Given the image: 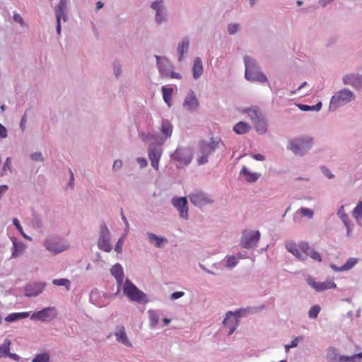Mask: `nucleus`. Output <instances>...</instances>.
Returning a JSON list of instances; mask_svg holds the SVG:
<instances>
[{
  "label": "nucleus",
  "instance_id": "nucleus-20",
  "mask_svg": "<svg viewBox=\"0 0 362 362\" xmlns=\"http://www.w3.org/2000/svg\"><path fill=\"white\" fill-rule=\"evenodd\" d=\"M45 286V283L28 284L25 287V293L27 296H36L41 293Z\"/></svg>",
  "mask_w": 362,
  "mask_h": 362
},
{
  "label": "nucleus",
  "instance_id": "nucleus-54",
  "mask_svg": "<svg viewBox=\"0 0 362 362\" xmlns=\"http://www.w3.org/2000/svg\"><path fill=\"white\" fill-rule=\"evenodd\" d=\"M13 225L16 227V228L21 233V234L25 238H28L27 235H25L23 232V228L20 224L19 221L17 218H14L13 220Z\"/></svg>",
  "mask_w": 362,
  "mask_h": 362
},
{
  "label": "nucleus",
  "instance_id": "nucleus-52",
  "mask_svg": "<svg viewBox=\"0 0 362 362\" xmlns=\"http://www.w3.org/2000/svg\"><path fill=\"white\" fill-rule=\"evenodd\" d=\"M13 18L15 22L19 23L21 26L24 25V21L19 13L14 12Z\"/></svg>",
  "mask_w": 362,
  "mask_h": 362
},
{
  "label": "nucleus",
  "instance_id": "nucleus-27",
  "mask_svg": "<svg viewBox=\"0 0 362 362\" xmlns=\"http://www.w3.org/2000/svg\"><path fill=\"white\" fill-rule=\"evenodd\" d=\"M243 112L247 113L253 123L255 122V120L263 116L262 112L257 107L245 109L243 110Z\"/></svg>",
  "mask_w": 362,
  "mask_h": 362
},
{
  "label": "nucleus",
  "instance_id": "nucleus-43",
  "mask_svg": "<svg viewBox=\"0 0 362 362\" xmlns=\"http://www.w3.org/2000/svg\"><path fill=\"white\" fill-rule=\"evenodd\" d=\"M353 216L358 220L362 218V202H359L353 210Z\"/></svg>",
  "mask_w": 362,
  "mask_h": 362
},
{
  "label": "nucleus",
  "instance_id": "nucleus-21",
  "mask_svg": "<svg viewBox=\"0 0 362 362\" xmlns=\"http://www.w3.org/2000/svg\"><path fill=\"white\" fill-rule=\"evenodd\" d=\"M299 247L303 253H304L306 256L310 257L314 260L317 262H321L322 258L320 254L313 249L310 248L308 244L305 242H301L299 244Z\"/></svg>",
  "mask_w": 362,
  "mask_h": 362
},
{
  "label": "nucleus",
  "instance_id": "nucleus-35",
  "mask_svg": "<svg viewBox=\"0 0 362 362\" xmlns=\"http://www.w3.org/2000/svg\"><path fill=\"white\" fill-rule=\"evenodd\" d=\"M148 313L150 321V326L151 328H155L159 321V315L156 311L153 310H148Z\"/></svg>",
  "mask_w": 362,
  "mask_h": 362
},
{
  "label": "nucleus",
  "instance_id": "nucleus-29",
  "mask_svg": "<svg viewBox=\"0 0 362 362\" xmlns=\"http://www.w3.org/2000/svg\"><path fill=\"white\" fill-rule=\"evenodd\" d=\"M203 73V66L202 62L199 57H196L193 66H192V74L194 78H198L201 76Z\"/></svg>",
  "mask_w": 362,
  "mask_h": 362
},
{
  "label": "nucleus",
  "instance_id": "nucleus-11",
  "mask_svg": "<svg viewBox=\"0 0 362 362\" xmlns=\"http://www.w3.org/2000/svg\"><path fill=\"white\" fill-rule=\"evenodd\" d=\"M242 311L245 312L246 310L236 311L235 313L228 312L225 319L223 320V325L229 329L228 335L232 334L236 329L238 325V317L241 315Z\"/></svg>",
  "mask_w": 362,
  "mask_h": 362
},
{
  "label": "nucleus",
  "instance_id": "nucleus-44",
  "mask_svg": "<svg viewBox=\"0 0 362 362\" xmlns=\"http://www.w3.org/2000/svg\"><path fill=\"white\" fill-rule=\"evenodd\" d=\"M113 71L116 78H119L121 76L122 70V66L119 62L115 61L113 62Z\"/></svg>",
  "mask_w": 362,
  "mask_h": 362
},
{
  "label": "nucleus",
  "instance_id": "nucleus-38",
  "mask_svg": "<svg viewBox=\"0 0 362 362\" xmlns=\"http://www.w3.org/2000/svg\"><path fill=\"white\" fill-rule=\"evenodd\" d=\"M10 345L11 341L8 339H5L4 344L0 346V358L6 356L8 354Z\"/></svg>",
  "mask_w": 362,
  "mask_h": 362
},
{
  "label": "nucleus",
  "instance_id": "nucleus-61",
  "mask_svg": "<svg viewBox=\"0 0 362 362\" xmlns=\"http://www.w3.org/2000/svg\"><path fill=\"white\" fill-rule=\"evenodd\" d=\"M122 166V160H116L114 163H113V166H112V168L114 170H117V169H119L121 168Z\"/></svg>",
  "mask_w": 362,
  "mask_h": 362
},
{
  "label": "nucleus",
  "instance_id": "nucleus-13",
  "mask_svg": "<svg viewBox=\"0 0 362 362\" xmlns=\"http://www.w3.org/2000/svg\"><path fill=\"white\" fill-rule=\"evenodd\" d=\"M190 202L195 206H202L213 202L207 194L202 191L193 192L189 195Z\"/></svg>",
  "mask_w": 362,
  "mask_h": 362
},
{
  "label": "nucleus",
  "instance_id": "nucleus-57",
  "mask_svg": "<svg viewBox=\"0 0 362 362\" xmlns=\"http://www.w3.org/2000/svg\"><path fill=\"white\" fill-rule=\"evenodd\" d=\"M0 136L1 138H6L7 136V129L1 124H0Z\"/></svg>",
  "mask_w": 362,
  "mask_h": 362
},
{
  "label": "nucleus",
  "instance_id": "nucleus-45",
  "mask_svg": "<svg viewBox=\"0 0 362 362\" xmlns=\"http://www.w3.org/2000/svg\"><path fill=\"white\" fill-rule=\"evenodd\" d=\"M320 311V307L319 305L313 306L308 312L309 317H310L312 319L316 318L317 317Z\"/></svg>",
  "mask_w": 362,
  "mask_h": 362
},
{
  "label": "nucleus",
  "instance_id": "nucleus-36",
  "mask_svg": "<svg viewBox=\"0 0 362 362\" xmlns=\"http://www.w3.org/2000/svg\"><path fill=\"white\" fill-rule=\"evenodd\" d=\"M298 107L302 111H319L322 107V103L318 102L315 105L298 104Z\"/></svg>",
  "mask_w": 362,
  "mask_h": 362
},
{
  "label": "nucleus",
  "instance_id": "nucleus-60",
  "mask_svg": "<svg viewBox=\"0 0 362 362\" xmlns=\"http://www.w3.org/2000/svg\"><path fill=\"white\" fill-rule=\"evenodd\" d=\"M251 156L257 160L262 161L265 160L264 156L260 153L252 154Z\"/></svg>",
  "mask_w": 362,
  "mask_h": 362
},
{
  "label": "nucleus",
  "instance_id": "nucleus-1",
  "mask_svg": "<svg viewBox=\"0 0 362 362\" xmlns=\"http://www.w3.org/2000/svg\"><path fill=\"white\" fill-rule=\"evenodd\" d=\"M244 64L245 67V77L247 81L265 83L267 81V76L260 71L256 60L250 56H245Z\"/></svg>",
  "mask_w": 362,
  "mask_h": 362
},
{
  "label": "nucleus",
  "instance_id": "nucleus-3",
  "mask_svg": "<svg viewBox=\"0 0 362 362\" xmlns=\"http://www.w3.org/2000/svg\"><path fill=\"white\" fill-rule=\"evenodd\" d=\"M154 11V21L157 25H163L168 21L169 13L164 0H154L150 4Z\"/></svg>",
  "mask_w": 362,
  "mask_h": 362
},
{
  "label": "nucleus",
  "instance_id": "nucleus-23",
  "mask_svg": "<svg viewBox=\"0 0 362 362\" xmlns=\"http://www.w3.org/2000/svg\"><path fill=\"white\" fill-rule=\"evenodd\" d=\"M115 336L117 341L123 345L128 347H131L132 346V343L128 339L124 327H119L118 330L115 333Z\"/></svg>",
  "mask_w": 362,
  "mask_h": 362
},
{
  "label": "nucleus",
  "instance_id": "nucleus-33",
  "mask_svg": "<svg viewBox=\"0 0 362 362\" xmlns=\"http://www.w3.org/2000/svg\"><path fill=\"white\" fill-rule=\"evenodd\" d=\"M30 315V313L28 312H23V313H13L8 315L5 317V320L7 322H14L20 319H24L28 317Z\"/></svg>",
  "mask_w": 362,
  "mask_h": 362
},
{
  "label": "nucleus",
  "instance_id": "nucleus-41",
  "mask_svg": "<svg viewBox=\"0 0 362 362\" xmlns=\"http://www.w3.org/2000/svg\"><path fill=\"white\" fill-rule=\"evenodd\" d=\"M362 358V352L352 356H341L339 357V362H356V358Z\"/></svg>",
  "mask_w": 362,
  "mask_h": 362
},
{
  "label": "nucleus",
  "instance_id": "nucleus-31",
  "mask_svg": "<svg viewBox=\"0 0 362 362\" xmlns=\"http://www.w3.org/2000/svg\"><path fill=\"white\" fill-rule=\"evenodd\" d=\"M251 129V127L246 122H239L233 127V130L238 134H243L248 132Z\"/></svg>",
  "mask_w": 362,
  "mask_h": 362
},
{
  "label": "nucleus",
  "instance_id": "nucleus-55",
  "mask_svg": "<svg viewBox=\"0 0 362 362\" xmlns=\"http://www.w3.org/2000/svg\"><path fill=\"white\" fill-rule=\"evenodd\" d=\"M321 169H322V171L323 174L326 177H327L329 179H332V178H333L334 177V175L326 167H325V166L322 167Z\"/></svg>",
  "mask_w": 362,
  "mask_h": 362
},
{
  "label": "nucleus",
  "instance_id": "nucleus-62",
  "mask_svg": "<svg viewBox=\"0 0 362 362\" xmlns=\"http://www.w3.org/2000/svg\"><path fill=\"white\" fill-rule=\"evenodd\" d=\"M61 20L62 19H60V18H56V21H57L56 30H57V33L58 35H59L61 34V30H62Z\"/></svg>",
  "mask_w": 362,
  "mask_h": 362
},
{
  "label": "nucleus",
  "instance_id": "nucleus-26",
  "mask_svg": "<svg viewBox=\"0 0 362 362\" xmlns=\"http://www.w3.org/2000/svg\"><path fill=\"white\" fill-rule=\"evenodd\" d=\"M240 175L245 177V179L248 182H255L260 177V174L257 173L250 172L245 166H243Z\"/></svg>",
  "mask_w": 362,
  "mask_h": 362
},
{
  "label": "nucleus",
  "instance_id": "nucleus-49",
  "mask_svg": "<svg viewBox=\"0 0 362 362\" xmlns=\"http://www.w3.org/2000/svg\"><path fill=\"white\" fill-rule=\"evenodd\" d=\"M303 338L301 337H298L293 339L290 344H286L285 346V349L286 351H288L291 348L296 347L298 344L299 341L302 340Z\"/></svg>",
  "mask_w": 362,
  "mask_h": 362
},
{
  "label": "nucleus",
  "instance_id": "nucleus-16",
  "mask_svg": "<svg viewBox=\"0 0 362 362\" xmlns=\"http://www.w3.org/2000/svg\"><path fill=\"white\" fill-rule=\"evenodd\" d=\"M343 83L356 89L362 88V74H350L343 76Z\"/></svg>",
  "mask_w": 362,
  "mask_h": 362
},
{
  "label": "nucleus",
  "instance_id": "nucleus-14",
  "mask_svg": "<svg viewBox=\"0 0 362 362\" xmlns=\"http://www.w3.org/2000/svg\"><path fill=\"white\" fill-rule=\"evenodd\" d=\"M56 315V310L54 307H47L45 309L34 313L31 315V320L45 321L47 320L52 319Z\"/></svg>",
  "mask_w": 362,
  "mask_h": 362
},
{
  "label": "nucleus",
  "instance_id": "nucleus-18",
  "mask_svg": "<svg viewBox=\"0 0 362 362\" xmlns=\"http://www.w3.org/2000/svg\"><path fill=\"white\" fill-rule=\"evenodd\" d=\"M308 284L317 291H323L328 289L336 288L337 285L333 280H327L324 282H316L310 279L308 281Z\"/></svg>",
  "mask_w": 362,
  "mask_h": 362
},
{
  "label": "nucleus",
  "instance_id": "nucleus-42",
  "mask_svg": "<svg viewBox=\"0 0 362 362\" xmlns=\"http://www.w3.org/2000/svg\"><path fill=\"white\" fill-rule=\"evenodd\" d=\"M32 362H49V356L47 353L37 354Z\"/></svg>",
  "mask_w": 362,
  "mask_h": 362
},
{
  "label": "nucleus",
  "instance_id": "nucleus-25",
  "mask_svg": "<svg viewBox=\"0 0 362 362\" xmlns=\"http://www.w3.org/2000/svg\"><path fill=\"white\" fill-rule=\"evenodd\" d=\"M286 247L289 252L293 254L298 259H304V257L302 254L303 252L300 250L299 245L298 246L295 243L291 241L287 242L286 244Z\"/></svg>",
  "mask_w": 362,
  "mask_h": 362
},
{
  "label": "nucleus",
  "instance_id": "nucleus-30",
  "mask_svg": "<svg viewBox=\"0 0 362 362\" xmlns=\"http://www.w3.org/2000/svg\"><path fill=\"white\" fill-rule=\"evenodd\" d=\"M254 125L255 130L259 134H263L266 133L267 129V124L264 116H262L259 119L255 120V122H254Z\"/></svg>",
  "mask_w": 362,
  "mask_h": 362
},
{
  "label": "nucleus",
  "instance_id": "nucleus-6",
  "mask_svg": "<svg viewBox=\"0 0 362 362\" xmlns=\"http://www.w3.org/2000/svg\"><path fill=\"white\" fill-rule=\"evenodd\" d=\"M260 238V233L258 230H247L243 232L240 239V245L244 248H251L256 246Z\"/></svg>",
  "mask_w": 362,
  "mask_h": 362
},
{
  "label": "nucleus",
  "instance_id": "nucleus-56",
  "mask_svg": "<svg viewBox=\"0 0 362 362\" xmlns=\"http://www.w3.org/2000/svg\"><path fill=\"white\" fill-rule=\"evenodd\" d=\"M123 242H124L123 239L122 238H119V240L117 241L116 245H115V250L118 253L122 252V248Z\"/></svg>",
  "mask_w": 362,
  "mask_h": 362
},
{
  "label": "nucleus",
  "instance_id": "nucleus-19",
  "mask_svg": "<svg viewBox=\"0 0 362 362\" xmlns=\"http://www.w3.org/2000/svg\"><path fill=\"white\" fill-rule=\"evenodd\" d=\"M69 2V0L59 1V4L54 8L56 18L63 19L64 22L67 21V6Z\"/></svg>",
  "mask_w": 362,
  "mask_h": 362
},
{
  "label": "nucleus",
  "instance_id": "nucleus-58",
  "mask_svg": "<svg viewBox=\"0 0 362 362\" xmlns=\"http://www.w3.org/2000/svg\"><path fill=\"white\" fill-rule=\"evenodd\" d=\"M31 158L33 160H42V156L41 153H34L31 154Z\"/></svg>",
  "mask_w": 362,
  "mask_h": 362
},
{
  "label": "nucleus",
  "instance_id": "nucleus-64",
  "mask_svg": "<svg viewBox=\"0 0 362 362\" xmlns=\"http://www.w3.org/2000/svg\"><path fill=\"white\" fill-rule=\"evenodd\" d=\"M27 122V117H26V115H24L21 119V124H20V126H21V128L23 131H24L25 128V124Z\"/></svg>",
  "mask_w": 362,
  "mask_h": 362
},
{
  "label": "nucleus",
  "instance_id": "nucleus-8",
  "mask_svg": "<svg viewBox=\"0 0 362 362\" xmlns=\"http://www.w3.org/2000/svg\"><path fill=\"white\" fill-rule=\"evenodd\" d=\"M352 99V92H337L331 99L329 110H334L337 107L345 105Z\"/></svg>",
  "mask_w": 362,
  "mask_h": 362
},
{
  "label": "nucleus",
  "instance_id": "nucleus-63",
  "mask_svg": "<svg viewBox=\"0 0 362 362\" xmlns=\"http://www.w3.org/2000/svg\"><path fill=\"white\" fill-rule=\"evenodd\" d=\"M137 162L140 165L141 168H144L147 165V160L144 158H137Z\"/></svg>",
  "mask_w": 362,
  "mask_h": 362
},
{
  "label": "nucleus",
  "instance_id": "nucleus-7",
  "mask_svg": "<svg viewBox=\"0 0 362 362\" xmlns=\"http://www.w3.org/2000/svg\"><path fill=\"white\" fill-rule=\"evenodd\" d=\"M45 246L49 252L57 254L67 250L69 245L62 239L51 238L47 239L44 243Z\"/></svg>",
  "mask_w": 362,
  "mask_h": 362
},
{
  "label": "nucleus",
  "instance_id": "nucleus-39",
  "mask_svg": "<svg viewBox=\"0 0 362 362\" xmlns=\"http://www.w3.org/2000/svg\"><path fill=\"white\" fill-rule=\"evenodd\" d=\"M240 30V25L239 23H231L227 26V31L229 35H233Z\"/></svg>",
  "mask_w": 362,
  "mask_h": 362
},
{
  "label": "nucleus",
  "instance_id": "nucleus-51",
  "mask_svg": "<svg viewBox=\"0 0 362 362\" xmlns=\"http://www.w3.org/2000/svg\"><path fill=\"white\" fill-rule=\"evenodd\" d=\"M7 170H11V159H10V158H7V159L6 160V161L4 164L1 176H3L6 173Z\"/></svg>",
  "mask_w": 362,
  "mask_h": 362
},
{
  "label": "nucleus",
  "instance_id": "nucleus-9",
  "mask_svg": "<svg viewBox=\"0 0 362 362\" xmlns=\"http://www.w3.org/2000/svg\"><path fill=\"white\" fill-rule=\"evenodd\" d=\"M158 71L163 77H169L173 66L171 62L165 56L155 55Z\"/></svg>",
  "mask_w": 362,
  "mask_h": 362
},
{
  "label": "nucleus",
  "instance_id": "nucleus-10",
  "mask_svg": "<svg viewBox=\"0 0 362 362\" xmlns=\"http://www.w3.org/2000/svg\"><path fill=\"white\" fill-rule=\"evenodd\" d=\"M110 231L105 225L100 226V237L98 242V247L105 252H109L112 250L110 243Z\"/></svg>",
  "mask_w": 362,
  "mask_h": 362
},
{
  "label": "nucleus",
  "instance_id": "nucleus-5",
  "mask_svg": "<svg viewBox=\"0 0 362 362\" xmlns=\"http://www.w3.org/2000/svg\"><path fill=\"white\" fill-rule=\"evenodd\" d=\"M312 146V139L310 137H301L291 140L288 148L295 154L303 155L308 151Z\"/></svg>",
  "mask_w": 362,
  "mask_h": 362
},
{
  "label": "nucleus",
  "instance_id": "nucleus-46",
  "mask_svg": "<svg viewBox=\"0 0 362 362\" xmlns=\"http://www.w3.org/2000/svg\"><path fill=\"white\" fill-rule=\"evenodd\" d=\"M357 262V259L356 258H350L345 264L342 266L340 270H348L351 269Z\"/></svg>",
  "mask_w": 362,
  "mask_h": 362
},
{
  "label": "nucleus",
  "instance_id": "nucleus-2",
  "mask_svg": "<svg viewBox=\"0 0 362 362\" xmlns=\"http://www.w3.org/2000/svg\"><path fill=\"white\" fill-rule=\"evenodd\" d=\"M219 144L220 141L213 139L209 142L201 141L196 152L198 165H201L206 163L208 162V156L218 148Z\"/></svg>",
  "mask_w": 362,
  "mask_h": 362
},
{
  "label": "nucleus",
  "instance_id": "nucleus-28",
  "mask_svg": "<svg viewBox=\"0 0 362 362\" xmlns=\"http://www.w3.org/2000/svg\"><path fill=\"white\" fill-rule=\"evenodd\" d=\"M183 105L186 110H194L198 107V101L196 97L191 93L186 98Z\"/></svg>",
  "mask_w": 362,
  "mask_h": 362
},
{
  "label": "nucleus",
  "instance_id": "nucleus-32",
  "mask_svg": "<svg viewBox=\"0 0 362 362\" xmlns=\"http://www.w3.org/2000/svg\"><path fill=\"white\" fill-rule=\"evenodd\" d=\"M160 131L165 136V139L170 137L173 132V126L170 122L168 120H163L161 124Z\"/></svg>",
  "mask_w": 362,
  "mask_h": 362
},
{
  "label": "nucleus",
  "instance_id": "nucleus-17",
  "mask_svg": "<svg viewBox=\"0 0 362 362\" xmlns=\"http://www.w3.org/2000/svg\"><path fill=\"white\" fill-rule=\"evenodd\" d=\"M172 203L173 206L179 211L180 216L187 219L188 216L187 199L185 197L173 198Z\"/></svg>",
  "mask_w": 362,
  "mask_h": 362
},
{
  "label": "nucleus",
  "instance_id": "nucleus-59",
  "mask_svg": "<svg viewBox=\"0 0 362 362\" xmlns=\"http://www.w3.org/2000/svg\"><path fill=\"white\" fill-rule=\"evenodd\" d=\"M184 294H185V293H184V292H182V291H177V292H174V293L172 294L171 298H172L173 299H175H175H178V298H180L182 297V296H184Z\"/></svg>",
  "mask_w": 362,
  "mask_h": 362
},
{
  "label": "nucleus",
  "instance_id": "nucleus-15",
  "mask_svg": "<svg viewBox=\"0 0 362 362\" xmlns=\"http://www.w3.org/2000/svg\"><path fill=\"white\" fill-rule=\"evenodd\" d=\"M162 154V149L160 146H154L151 144L148 148V158L151 160V166L158 170L159 161Z\"/></svg>",
  "mask_w": 362,
  "mask_h": 362
},
{
  "label": "nucleus",
  "instance_id": "nucleus-47",
  "mask_svg": "<svg viewBox=\"0 0 362 362\" xmlns=\"http://www.w3.org/2000/svg\"><path fill=\"white\" fill-rule=\"evenodd\" d=\"M298 212H299L302 216H306L310 218H312L314 214L313 210L304 207L299 209Z\"/></svg>",
  "mask_w": 362,
  "mask_h": 362
},
{
  "label": "nucleus",
  "instance_id": "nucleus-37",
  "mask_svg": "<svg viewBox=\"0 0 362 362\" xmlns=\"http://www.w3.org/2000/svg\"><path fill=\"white\" fill-rule=\"evenodd\" d=\"M13 250L12 252V256L14 257H18L19 255L22 254L25 250V246L22 243H18L16 241H13Z\"/></svg>",
  "mask_w": 362,
  "mask_h": 362
},
{
  "label": "nucleus",
  "instance_id": "nucleus-48",
  "mask_svg": "<svg viewBox=\"0 0 362 362\" xmlns=\"http://www.w3.org/2000/svg\"><path fill=\"white\" fill-rule=\"evenodd\" d=\"M340 217H341V221L344 222V225L346 227L347 235H349V234L351 233V227H350V221H349V216L346 214H342Z\"/></svg>",
  "mask_w": 362,
  "mask_h": 362
},
{
  "label": "nucleus",
  "instance_id": "nucleus-22",
  "mask_svg": "<svg viewBox=\"0 0 362 362\" xmlns=\"http://www.w3.org/2000/svg\"><path fill=\"white\" fill-rule=\"evenodd\" d=\"M189 47V39L188 37H184L179 42L177 46L178 61L182 62L185 54L187 53Z\"/></svg>",
  "mask_w": 362,
  "mask_h": 362
},
{
  "label": "nucleus",
  "instance_id": "nucleus-4",
  "mask_svg": "<svg viewBox=\"0 0 362 362\" xmlns=\"http://www.w3.org/2000/svg\"><path fill=\"white\" fill-rule=\"evenodd\" d=\"M124 294L132 301L146 303V294L140 291L132 281L127 279L123 286Z\"/></svg>",
  "mask_w": 362,
  "mask_h": 362
},
{
  "label": "nucleus",
  "instance_id": "nucleus-40",
  "mask_svg": "<svg viewBox=\"0 0 362 362\" xmlns=\"http://www.w3.org/2000/svg\"><path fill=\"white\" fill-rule=\"evenodd\" d=\"M52 283L54 285H56V286H63L66 287V288L67 290L70 289L71 282L69 279H57L53 280Z\"/></svg>",
  "mask_w": 362,
  "mask_h": 362
},
{
  "label": "nucleus",
  "instance_id": "nucleus-34",
  "mask_svg": "<svg viewBox=\"0 0 362 362\" xmlns=\"http://www.w3.org/2000/svg\"><path fill=\"white\" fill-rule=\"evenodd\" d=\"M148 238L151 242L153 243L156 247H160L163 243H167L168 240L164 238H160L153 233L148 234Z\"/></svg>",
  "mask_w": 362,
  "mask_h": 362
},
{
  "label": "nucleus",
  "instance_id": "nucleus-12",
  "mask_svg": "<svg viewBox=\"0 0 362 362\" xmlns=\"http://www.w3.org/2000/svg\"><path fill=\"white\" fill-rule=\"evenodd\" d=\"M172 158L182 165H188L192 159V152L189 148H178L173 153Z\"/></svg>",
  "mask_w": 362,
  "mask_h": 362
},
{
  "label": "nucleus",
  "instance_id": "nucleus-50",
  "mask_svg": "<svg viewBox=\"0 0 362 362\" xmlns=\"http://www.w3.org/2000/svg\"><path fill=\"white\" fill-rule=\"evenodd\" d=\"M238 264V260L235 256H230L227 258L226 266L233 268Z\"/></svg>",
  "mask_w": 362,
  "mask_h": 362
},
{
  "label": "nucleus",
  "instance_id": "nucleus-53",
  "mask_svg": "<svg viewBox=\"0 0 362 362\" xmlns=\"http://www.w3.org/2000/svg\"><path fill=\"white\" fill-rule=\"evenodd\" d=\"M163 93L165 102L168 105V106H170V100L173 92H163Z\"/></svg>",
  "mask_w": 362,
  "mask_h": 362
},
{
  "label": "nucleus",
  "instance_id": "nucleus-24",
  "mask_svg": "<svg viewBox=\"0 0 362 362\" xmlns=\"http://www.w3.org/2000/svg\"><path fill=\"white\" fill-rule=\"evenodd\" d=\"M110 272L112 275L116 279L118 286L120 287L124 278V272L122 266L119 264H115L112 267Z\"/></svg>",
  "mask_w": 362,
  "mask_h": 362
}]
</instances>
